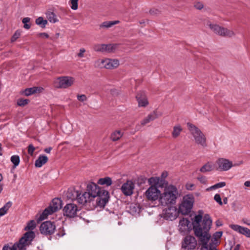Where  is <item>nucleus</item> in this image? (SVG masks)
Returning <instances> with one entry per match:
<instances>
[{"label": "nucleus", "instance_id": "nucleus-1", "mask_svg": "<svg viewBox=\"0 0 250 250\" xmlns=\"http://www.w3.org/2000/svg\"><path fill=\"white\" fill-rule=\"evenodd\" d=\"M86 191L96 201L98 206H104L108 201L109 193L107 191L102 189L96 184L90 182L86 186Z\"/></svg>", "mask_w": 250, "mask_h": 250}, {"label": "nucleus", "instance_id": "nucleus-2", "mask_svg": "<svg viewBox=\"0 0 250 250\" xmlns=\"http://www.w3.org/2000/svg\"><path fill=\"white\" fill-rule=\"evenodd\" d=\"M179 196L177 188L173 185H168L165 187L159 198L160 204L164 207L174 206Z\"/></svg>", "mask_w": 250, "mask_h": 250}, {"label": "nucleus", "instance_id": "nucleus-3", "mask_svg": "<svg viewBox=\"0 0 250 250\" xmlns=\"http://www.w3.org/2000/svg\"><path fill=\"white\" fill-rule=\"evenodd\" d=\"M188 129L195 143L203 147L207 146V138L205 134L195 125L188 123Z\"/></svg>", "mask_w": 250, "mask_h": 250}, {"label": "nucleus", "instance_id": "nucleus-4", "mask_svg": "<svg viewBox=\"0 0 250 250\" xmlns=\"http://www.w3.org/2000/svg\"><path fill=\"white\" fill-rule=\"evenodd\" d=\"M119 65V61L117 59H100L94 62V66L100 68L112 69L117 68Z\"/></svg>", "mask_w": 250, "mask_h": 250}, {"label": "nucleus", "instance_id": "nucleus-5", "mask_svg": "<svg viewBox=\"0 0 250 250\" xmlns=\"http://www.w3.org/2000/svg\"><path fill=\"white\" fill-rule=\"evenodd\" d=\"M75 80V78L71 76L59 77L54 80L53 84L56 88L66 89L72 86Z\"/></svg>", "mask_w": 250, "mask_h": 250}, {"label": "nucleus", "instance_id": "nucleus-6", "mask_svg": "<svg viewBox=\"0 0 250 250\" xmlns=\"http://www.w3.org/2000/svg\"><path fill=\"white\" fill-rule=\"evenodd\" d=\"M75 193L76 200L77 202L83 205H92L93 206H98L96 205V201L92 197L87 193L86 191L84 192H80L78 191H74Z\"/></svg>", "mask_w": 250, "mask_h": 250}, {"label": "nucleus", "instance_id": "nucleus-7", "mask_svg": "<svg viewBox=\"0 0 250 250\" xmlns=\"http://www.w3.org/2000/svg\"><path fill=\"white\" fill-rule=\"evenodd\" d=\"M194 201V197L191 195L184 196L183 201L179 207V211L182 214H188L192 209Z\"/></svg>", "mask_w": 250, "mask_h": 250}, {"label": "nucleus", "instance_id": "nucleus-8", "mask_svg": "<svg viewBox=\"0 0 250 250\" xmlns=\"http://www.w3.org/2000/svg\"><path fill=\"white\" fill-rule=\"evenodd\" d=\"M243 163L242 161L239 163L232 164L231 161L225 158H219L215 162L216 169L219 171H226L230 169L232 167L238 166Z\"/></svg>", "mask_w": 250, "mask_h": 250}, {"label": "nucleus", "instance_id": "nucleus-9", "mask_svg": "<svg viewBox=\"0 0 250 250\" xmlns=\"http://www.w3.org/2000/svg\"><path fill=\"white\" fill-rule=\"evenodd\" d=\"M35 237V233L32 231L26 232L20 239L18 243L15 244L16 249L19 250H24L29 246Z\"/></svg>", "mask_w": 250, "mask_h": 250}, {"label": "nucleus", "instance_id": "nucleus-10", "mask_svg": "<svg viewBox=\"0 0 250 250\" xmlns=\"http://www.w3.org/2000/svg\"><path fill=\"white\" fill-rule=\"evenodd\" d=\"M62 207V201L59 198H54L52 200L50 206L42 213L41 218L42 219H45L47 216L51 214L53 212L57 211Z\"/></svg>", "mask_w": 250, "mask_h": 250}, {"label": "nucleus", "instance_id": "nucleus-11", "mask_svg": "<svg viewBox=\"0 0 250 250\" xmlns=\"http://www.w3.org/2000/svg\"><path fill=\"white\" fill-rule=\"evenodd\" d=\"M207 25L214 32V33L223 37H232L235 36V34L231 30L220 26L217 24H213L210 23L207 24Z\"/></svg>", "mask_w": 250, "mask_h": 250}, {"label": "nucleus", "instance_id": "nucleus-12", "mask_svg": "<svg viewBox=\"0 0 250 250\" xmlns=\"http://www.w3.org/2000/svg\"><path fill=\"white\" fill-rule=\"evenodd\" d=\"M197 245L195 238L191 235H187L182 242V249L184 250H193Z\"/></svg>", "mask_w": 250, "mask_h": 250}, {"label": "nucleus", "instance_id": "nucleus-13", "mask_svg": "<svg viewBox=\"0 0 250 250\" xmlns=\"http://www.w3.org/2000/svg\"><path fill=\"white\" fill-rule=\"evenodd\" d=\"M161 194L160 190L155 186H150L145 193L147 199L151 201L159 200Z\"/></svg>", "mask_w": 250, "mask_h": 250}, {"label": "nucleus", "instance_id": "nucleus-14", "mask_svg": "<svg viewBox=\"0 0 250 250\" xmlns=\"http://www.w3.org/2000/svg\"><path fill=\"white\" fill-rule=\"evenodd\" d=\"M167 207L163 210L162 216L166 220L172 221L178 216L177 208L174 206H169Z\"/></svg>", "mask_w": 250, "mask_h": 250}, {"label": "nucleus", "instance_id": "nucleus-15", "mask_svg": "<svg viewBox=\"0 0 250 250\" xmlns=\"http://www.w3.org/2000/svg\"><path fill=\"white\" fill-rule=\"evenodd\" d=\"M56 226L54 223L46 221L42 223L40 228L41 233L45 235H50L54 233Z\"/></svg>", "mask_w": 250, "mask_h": 250}, {"label": "nucleus", "instance_id": "nucleus-16", "mask_svg": "<svg viewBox=\"0 0 250 250\" xmlns=\"http://www.w3.org/2000/svg\"><path fill=\"white\" fill-rule=\"evenodd\" d=\"M78 210V207L74 204H67L63 209L64 215L69 218L75 217Z\"/></svg>", "mask_w": 250, "mask_h": 250}, {"label": "nucleus", "instance_id": "nucleus-17", "mask_svg": "<svg viewBox=\"0 0 250 250\" xmlns=\"http://www.w3.org/2000/svg\"><path fill=\"white\" fill-rule=\"evenodd\" d=\"M134 188V183L131 180H127L125 183L123 184L121 189L125 195L130 196L133 193Z\"/></svg>", "mask_w": 250, "mask_h": 250}, {"label": "nucleus", "instance_id": "nucleus-18", "mask_svg": "<svg viewBox=\"0 0 250 250\" xmlns=\"http://www.w3.org/2000/svg\"><path fill=\"white\" fill-rule=\"evenodd\" d=\"M229 227L234 231L244 235L247 237L250 238V229H249L236 224H231Z\"/></svg>", "mask_w": 250, "mask_h": 250}, {"label": "nucleus", "instance_id": "nucleus-19", "mask_svg": "<svg viewBox=\"0 0 250 250\" xmlns=\"http://www.w3.org/2000/svg\"><path fill=\"white\" fill-rule=\"evenodd\" d=\"M139 107H146L149 103L146 93L141 91L139 92L136 96Z\"/></svg>", "mask_w": 250, "mask_h": 250}, {"label": "nucleus", "instance_id": "nucleus-20", "mask_svg": "<svg viewBox=\"0 0 250 250\" xmlns=\"http://www.w3.org/2000/svg\"><path fill=\"white\" fill-rule=\"evenodd\" d=\"M161 114H159L156 110H154L149 114L146 118H145L141 122L142 125H145L149 123L151 121L158 118Z\"/></svg>", "mask_w": 250, "mask_h": 250}, {"label": "nucleus", "instance_id": "nucleus-21", "mask_svg": "<svg viewBox=\"0 0 250 250\" xmlns=\"http://www.w3.org/2000/svg\"><path fill=\"white\" fill-rule=\"evenodd\" d=\"M190 222L187 218H183L180 220L179 230L181 232H185L188 230Z\"/></svg>", "mask_w": 250, "mask_h": 250}, {"label": "nucleus", "instance_id": "nucleus-22", "mask_svg": "<svg viewBox=\"0 0 250 250\" xmlns=\"http://www.w3.org/2000/svg\"><path fill=\"white\" fill-rule=\"evenodd\" d=\"M43 90V88L42 87H33L25 89L22 91V93L28 96L35 93H41Z\"/></svg>", "mask_w": 250, "mask_h": 250}, {"label": "nucleus", "instance_id": "nucleus-23", "mask_svg": "<svg viewBox=\"0 0 250 250\" xmlns=\"http://www.w3.org/2000/svg\"><path fill=\"white\" fill-rule=\"evenodd\" d=\"M214 169H216L215 165L211 162H208L200 168V171L205 173L212 171Z\"/></svg>", "mask_w": 250, "mask_h": 250}, {"label": "nucleus", "instance_id": "nucleus-24", "mask_svg": "<svg viewBox=\"0 0 250 250\" xmlns=\"http://www.w3.org/2000/svg\"><path fill=\"white\" fill-rule=\"evenodd\" d=\"M48 161V158L45 155H40L35 161V166L37 167H41Z\"/></svg>", "mask_w": 250, "mask_h": 250}, {"label": "nucleus", "instance_id": "nucleus-25", "mask_svg": "<svg viewBox=\"0 0 250 250\" xmlns=\"http://www.w3.org/2000/svg\"><path fill=\"white\" fill-rule=\"evenodd\" d=\"M222 235V231H217L215 233H214L213 235V238L211 239L212 242H209V244H208V246H212L213 247H214L215 249L216 248L213 246V245L212 244L213 243L214 245H216L218 243V240L221 237ZM210 239V238L209 239ZM209 242H208V243Z\"/></svg>", "mask_w": 250, "mask_h": 250}, {"label": "nucleus", "instance_id": "nucleus-26", "mask_svg": "<svg viewBox=\"0 0 250 250\" xmlns=\"http://www.w3.org/2000/svg\"><path fill=\"white\" fill-rule=\"evenodd\" d=\"M124 132L121 130H115L110 135V139L112 141L119 140L123 135Z\"/></svg>", "mask_w": 250, "mask_h": 250}, {"label": "nucleus", "instance_id": "nucleus-27", "mask_svg": "<svg viewBox=\"0 0 250 250\" xmlns=\"http://www.w3.org/2000/svg\"><path fill=\"white\" fill-rule=\"evenodd\" d=\"M97 183L101 185H105L109 186L112 183V180L109 177H105L104 178H100L98 180Z\"/></svg>", "mask_w": 250, "mask_h": 250}, {"label": "nucleus", "instance_id": "nucleus-28", "mask_svg": "<svg viewBox=\"0 0 250 250\" xmlns=\"http://www.w3.org/2000/svg\"><path fill=\"white\" fill-rule=\"evenodd\" d=\"M12 203L11 201H8L6 203L3 207L0 208V216H2L7 213L9 209L11 207Z\"/></svg>", "mask_w": 250, "mask_h": 250}, {"label": "nucleus", "instance_id": "nucleus-29", "mask_svg": "<svg viewBox=\"0 0 250 250\" xmlns=\"http://www.w3.org/2000/svg\"><path fill=\"white\" fill-rule=\"evenodd\" d=\"M183 128L180 125H177L173 127V131L172 132V136L173 138H176L178 137L181 132H182Z\"/></svg>", "mask_w": 250, "mask_h": 250}, {"label": "nucleus", "instance_id": "nucleus-30", "mask_svg": "<svg viewBox=\"0 0 250 250\" xmlns=\"http://www.w3.org/2000/svg\"><path fill=\"white\" fill-rule=\"evenodd\" d=\"M46 15L47 19L50 22L55 23L59 21L55 14L51 11H48L46 13Z\"/></svg>", "mask_w": 250, "mask_h": 250}, {"label": "nucleus", "instance_id": "nucleus-31", "mask_svg": "<svg viewBox=\"0 0 250 250\" xmlns=\"http://www.w3.org/2000/svg\"><path fill=\"white\" fill-rule=\"evenodd\" d=\"M119 21H106L104 22H103L100 25V28H108L112 26L118 24L119 23Z\"/></svg>", "mask_w": 250, "mask_h": 250}, {"label": "nucleus", "instance_id": "nucleus-32", "mask_svg": "<svg viewBox=\"0 0 250 250\" xmlns=\"http://www.w3.org/2000/svg\"><path fill=\"white\" fill-rule=\"evenodd\" d=\"M226 184L225 182H221L217 183V184L207 188L206 189V191H209L215 190L217 188H223V187H224L226 186Z\"/></svg>", "mask_w": 250, "mask_h": 250}, {"label": "nucleus", "instance_id": "nucleus-33", "mask_svg": "<svg viewBox=\"0 0 250 250\" xmlns=\"http://www.w3.org/2000/svg\"><path fill=\"white\" fill-rule=\"evenodd\" d=\"M116 48V45L113 44H104V52H114Z\"/></svg>", "mask_w": 250, "mask_h": 250}, {"label": "nucleus", "instance_id": "nucleus-34", "mask_svg": "<svg viewBox=\"0 0 250 250\" xmlns=\"http://www.w3.org/2000/svg\"><path fill=\"white\" fill-rule=\"evenodd\" d=\"M160 179L159 177H151L148 180V183L151 186L156 187L159 183Z\"/></svg>", "mask_w": 250, "mask_h": 250}, {"label": "nucleus", "instance_id": "nucleus-35", "mask_svg": "<svg viewBox=\"0 0 250 250\" xmlns=\"http://www.w3.org/2000/svg\"><path fill=\"white\" fill-rule=\"evenodd\" d=\"M35 22L37 25H40L42 27H44L47 23V21L43 20L42 17H40L36 20Z\"/></svg>", "mask_w": 250, "mask_h": 250}, {"label": "nucleus", "instance_id": "nucleus-36", "mask_svg": "<svg viewBox=\"0 0 250 250\" xmlns=\"http://www.w3.org/2000/svg\"><path fill=\"white\" fill-rule=\"evenodd\" d=\"M11 161L14 164L15 167H17L20 163V157L18 155H13L11 157Z\"/></svg>", "mask_w": 250, "mask_h": 250}, {"label": "nucleus", "instance_id": "nucleus-37", "mask_svg": "<svg viewBox=\"0 0 250 250\" xmlns=\"http://www.w3.org/2000/svg\"><path fill=\"white\" fill-rule=\"evenodd\" d=\"M30 21V18L28 17L24 18L22 20V22L24 24L23 27L26 29H29L31 27V24H29V23Z\"/></svg>", "mask_w": 250, "mask_h": 250}, {"label": "nucleus", "instance_id": "nucleus-38", "mask_svg": "<svg viewBox=\"0 0 250 250\" xmlns=\"http://www.w3.org/2000/svg\"><path fill=\"white\" fill-rule=\"evenodd\" d=\"M36 227V223L34 220H31L27 224V225L25 228L26 230H32L34 229Z\"/></svg>", "mask_w": 250, "mask_h": 250}, {"label": "nucleus", "instance_id": "nucleus-39", "mask_svg": "<svg viewBox=\"0 0 250 250\" xmlns=\"http://www.w3.org/2000/svg\"><path fill=\"white\" fill-rule=\"evenodd\" d=\"M93 49L97 52H104V44H97L94 45Z\"/></svg>", "mask_w": 250, "mask_h": 250}, {"label": "nucleus", "instance_id": "nucleus-40", "mask_svg": "<svg viewBox=\"0 0 250 250\" xmlns=\"http://www.w3.org/2000/svg\"><path fill=\"white\" fill-rule=\"evenodd\" d=\"M78 0H70V6L72 9L76 10L78 9Z\"/></svg>", "mask_w": 250, "mask_h": 250}, {"label": "nucleus", "instance_id": "nucleus-41", "mask_svg": "<svg viewBox=\"0 0 250 250\" xmlns=\"http://www.w3.org/2000/svg\"><path fill=\"white\" fill-rule=\"evenodd\" d=\"M29 102L27 99H20L17 101V104L19 106H24L26 105Z\"/></svg>", "mask_w": 250, "mask_h": 250}, {"label": "nucleus", "instance_id": "nucleus-42", "mask_svg": "<svg viewBox=\"0 0 250 250\" xmlns=\"http://www.w3.org/2000/svg\"><path fill=\"white\" fill-rule=\"evenodd\" d=\"M197 179L202 184H207V183L208 180H207V177L205 176L200 175V176H198L197 178Z\"/></svg>", "mask_w": 250, "mask_h": 250}, {"label": "nucleus", "instance_id": "nucleus-43", "mask_svg": "<svg viewBox=\"0 0 250 250\" xmlns=\"http://www.w3.org/2000/svg\"><path fill=\"white\" fill-rule=\"evenodd\" d=\"M214 200L218 203L220 205H223V202L221 200L220 195L219 194H216L214 196Z\"/></svg>", "mask_w": 250, "mask_h": 250}, {"label": "nucleus", "instance_id": "nucleus-44", "mask_svg": "<svg viewBox=\"0 0 250 250\" xmlns=\"http://www.w3.org/2000/svg\"><path fill=\"white\" fill-rule=\"evenodd\" d=\"M77 99L81 102H84L86 101L87 99L86 96L84 94L82 95H77Z\"/></svg>", "mask_w": 250, "mask_h": 250}, {"label": "nucleus", "instance_id": "nucleus-45", "mask_svg": "<svg viewBox=\"0 0 250 250\" xmlns=\"http://www.w3.org/2000/svg\"><path fill=\"white\" fill-rule=\"evenodd\" d=\"M2 250H17V249L14 245L12 247L9 246L8 245H6L3 246Z\"/></svg>", "mask_w": 250, "mask_h": 250}, {"label": "nucleus", "instance_id": "nucleus-46", "mask_svg": "<svg viewBox=\"0 0 250 250\" xmlns=\"http://www.w3.org/2000/svg\"><path fill=\"white\" fill-rule=\"evenodd\" d=\"M85 52V49L84 48H81L79 50V53L77 54V56L79 58H83L84 57V53Z\"/></svg>", "mask_w": 250, "mask_h": 250}, {"label": "nucleus", "instance_id": "nucleus-47", "mask_svg": "<svg viewBox=\"0 0 250 250\" xmlns=\"http://www.w3.org/2000/svg\"><path fill=\"white\" fill-rule=\"evenodd\" d=\"M194 7L197 9L201 10L203 8L204 5H203V4L201 2H196L194 3Z\"/></svg>", "mask_w": 250, "mask_h": 250}, {"label": "nucleus", "instance_id": "nucleus-48", "mask_svg": "<svg viewBox=\"0 0 250 250\" xmlns=\"http://www.w3.org/2000/svg\"><path fill=\"white\" fill-rule=\"evenodd\" d=\"M35 149V147L32 144L29 145L28 146V153L30 155H32Z\"/></svg>", "mask_w": 250, "mask_h": 250}, {"label": "nucleus", "instance_id": "nucleus-49", "mask_svg": "<svg viewBox=\"0 0 250 250\" xmlns=\"http://www.w3.org/2000/svg\"><path fill=\"white\" fill-rule=\"evenodd\" d=\"M64 235H65V232H64V229L62 228H60L59 229V232L57 233V235L59 237H61L63 236Z\"/></svg>", "mask_w": 250, "mask_h": 250}, {"label": "nucleus", "instance_id": "nucleus-50", "mask_svg": "<svg viewBox=\"0 0 250 250\" xmlns=\"http://www.w3.org/2000/svg\"><path fill=\"white\" fill-rule=\"evenodd\" d=\"M20 36V33L16 32L11 38V42H15Z\"/></svg>", "mask_w": 250, "mask_h": 250}, {"label": "nucleus", "instance_id": "nucleus-51", "mask_svg": "<svg viewBox=\"0 0 250 250\" xmlns=\"http://www.w3.org/2000/svg\"><path fill=\"white\" fill-rule=\"evenodd\" d=\"M194 187V185L192 183H188L186 185V188L188 190H192Z\"/></svg>", "mask_w": 250, "mask_h": 250}, {"label": "nucleus", "instance_id": "nucleus-52", "mask_svg": "<svg viewBox=\"0 0 250 250\" xmlns=\"http://www.w3.org/2000/svg\"><path fill=\"white\" fill-rule=\"evenodd\" d=\"M38 36L41 38H48L49 35L46 33H41L38 34Z\"/></svg>", "mask_w": 250, "mask_h": 250}, {"label": "nucleus", "instance_id": "nucleus-53", "mask_svg": "<svg viewBox=\"0 0 250 250\" xmlns=\"http://www.w3.org/2000/svg\"><path fill=\"white\" fill-rule=\"evenodd\" d=\"M242 222L248 226H250V219H248L246 218H243L242 220Z\"/></svg>", "mask_w": 250, "mask_h": 250}, {"label": "nucleus", "instance_id": "nucleus-54", "mask_svg": "<svg viewBox=\"0 0 250 250\" xmlns=\"http://www.w3.org/2000/svg\"><path fill=\"white\" fill-rule=\"evenodd\" d=\"M52 149V148L51 147H48V148H46L44 151L47 153H49L51 151Z\"/></svg>", "mask_w": 250, "mask_h": 250}, {"label": "nucleus", "instance_id": "nucleus-55", "mask_svg": "<svg viewBox=\"0 0 250 250\" xmlns=\"http://www.w3.org/2000/svg\"><path fill=\"white\" fill-rule=\"evenodd\" d=\"M244 186L250 188V180L246 181L244 183Z\"/></svg>", "mask_w": 250, "mask_h": 250}, {"label": "nucleus", "instance_id": "nucleus-56", "mask_svg": "<svg viewBox=\"0 0 250 250\" xmlns=\"http://www.w3.org/2000/svg\"><path fill=\"white\" fill-rule=\"evenodd\" d=\"M223 202L225 204H227V203H228V199L227 198H225L224 199H223Z\"/></svg>", "mask_w": 250, "mask_h": 250}, {"label": "nucleus", "instance_id": "nucleus-57", "mask_svg": "<svg viewBox=\"0 0 250 250\" xmlns=\"http://www.w3.org/2000/svg\"><path fill=\"white\" fill-rule=\"evenodd\" d=\"M2 155V146H1V144L0 143V156H1Z\"/></svg>", "mask_w": 250, "mask_h": 250}, {"label": "nucleus", "instance_id": "nucleus-58", "mask_svg": "<svg viewBox=\"0 0 250 250\" xmlns=\"http://www.w3.org/2000/svg\"><path fill=\"white\" fill-rule=\"evenodd\" d=\"M234 250H239V245H237L234 248Z\"/></svg>", "mask_w": 250, "mask_h": 250}, {"label": "nucleus", "instance_id": "nucleus-59", "mask_svg": "<svg viewBox=\"0 0 250 250\" xmlns=\"http://www.w3.org/2000/svg\"><path fill=\"white\" fill-rule=\"evenodd\" d=\"M3 179V177L2 175L0 173V182Z\"/></svg>", "mask_w": 250, "mask_h": 250}, {"label": "nucleus", "instance_id": "nucleus-60", "mask_svg": "<svg viewBox=\"0 0 250 250\" xmlns=\"http://www.w3.org/2000/svg\"><path fill=\"white\" fill-rule=\"evenodd\" d=\"M167 176V173H163L162 174V176H163V177H166Z\"/></svg>", "mask_w": 250, "mask_h": 250}, {"label": "nucleus", "instance_id": "nucleus-61", "mask_svg": "<svg viewBox=\"0 0 250 250\" xmlns=\"http://www.w3.org/2000/svg\"><path fill=\"white\" fill-rule=\"evenodd\" d=\"M2 186L1 185L0 186V193H1V192L2 191Z\"/></svg>", "mask_w": 250, "mask_h": 250}, {"label": "nucleus", "instance_id": "nucleus-62", "mask_svg": "<svg viewBox=\"0 0 250 250\" xmlns=\"http://www.w3.org/2000/svg\"><path fill=\"white\" fill-rule=\"evenodd\" d=\"M145 23V21H140V24H143V23Z\"/></svg>", "mask_w": 250, "mask_h": 250}]
</instances>
